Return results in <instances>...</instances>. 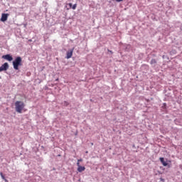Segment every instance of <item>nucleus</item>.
Masks as SVG:
<instances>
[{"instance_id": "1", "label": "nucleus", "mask_w": 182, "mask_h": 182, "mask_svg": "<svg viewBox=\"0 0 182 182\" xmlns=\"http://www.w3.org/2000/svg\"><path fill=\"white\" fill-rule=\"evenodd\" d=\"M16 112L17 113H22V110L25 108V103L21 101H16L15 102Z\"/></svg>"}, {"instance_id": "2", "label": "nucleus", "mask_w": 182, "mask_h": 182, "mask_svg": "<svg viewBox=\"0 0 182 182\" xmlns=\"http://www.w3.org/2000/svg\"><path fill=\"white\" fill-rule=\"evenodd\" d=\"M13 66L15 70H18L19 66H22V58L17 57L15 60L13 61Z\"/></svg>"}, {"instance_id": "3", "label": "nucleus", "mask_w": 182, "mask_h": 182, "mask_svg": "<svg viewBox=\"0 0 182 182\" xmlns=\"http://www.w3.org/2000/svg\"><path fill=\"white\" fill-rule=\"evenodd\" d=\"M161 164L164 166V167H168V168H170L171 167V166L170 164H168V163H171V161H164V158L161 157L159 159Z\"/></svg>"}, {"instance_id": "4", "label": "nucleus", "mask_w": 182, "mask_h": 182, "mask_svg": "<svg viewBox=\"0 0 182 182\" xmlns=\"http://www.w3.org/2000/svg\"><path fill=\"white\" fill-rule=\"evenodd\" d=\"M9 68V65L8 63H4L1 67H0V72H4V70H8Z\"/></svg>"}, {"instance_id": "5", "label": "nucleus", "mask_w": 182, "mask_h": 182, "mask_svg": "<svg viewBox=\"0 0 182 182\" xmlns=\"http://www.w3.org/2000/svg\"><path fill=\"white\" fill-rule=\"evenodd\" d=\"M73 50H75V48L70 49L67 52L66 59H70L72 56H73Z\"/></svg>"}, {"instance_id": "6", "label": "nucleus", "mask_w": 182, "mask_h": 182, "mask_svg": "<svg viewBox=\"0 0 182 182\" xmlns=\"http://www.w3.org/2000/svg\"><path fill=\"white\" fill-rule=\"evenodd\" d=\"M77 170L78 173H82L85 171V170H86V168L85 166H80V163H77Z\"/></svg>"}, {"instance_id": "7", "label": "nucleus", "mask_w": 182, "mask_h": 182, "mask_svg": "<svg viewBox=\"0 0 182 182\" xmlns=\"http://www.w3.org/2000/svg\"><path fill=\"white\" fill-rule=\"evenodd\" d=\"M9 16V14H1V22H6L8 21V17Z\"/></svg>"}, {"instance_id": "8", "label": "nucleus", "mask_w": 182, "mask_h": 182, "mask_svg": "<svg viewBox=\"0 0 182 182\" xmlns=\"http://www.w3.org/2000/svg\"><path fill=\"white\" fill-rule=\"evenodd\" d=\"M2 59H5L6 60H9V62H11V60H14V58H12L11 55H9V54L2 55Z\"/></svg>"}, {"instance_id": "9", "label": "nucleus", "mask_w": 182, "mask_h": 182, "mask_svg": "<svg viewBox=\"0 0 182 182\" xmlns=\"http://www.w3.org/2000/svg\"><path fill=\"white\" fill-rule=\"evenodd\" d=\"M155 63H157V61L156 60V59H152L151 60V65H155Z\"/></svg>"}, {"instance_id": "10", "label": "nucleus", "mask_w": 182, "mask_h": 182, "mask_svg": "<svg viewBox=\"0 0 182 182\" xmlns=\"http://www.w3.org/2000/svg\"><path fill=\"white\" fill-rule=\"evenodd\" d=\"M77 6V4H75L73 6L72 9H73V10L76 9Z\"/></svg>"}, {"instance_id": "11", "label": "nucleus", "mask_w": 182, "mask_h": 182, "mask_svg": "<svg viewBox=\"0 0 182 182\" xmlns=\"http://www.w3.org/2000/svg\"><path fill=\"white\" fill-rule=\"evenodd\" d=\"M0 176L3 180L5 179V176H4V173H2V172L0 173Z\"/></svg>"}, {"instance_id": "12", "label": "nucleus", "mask_w": 182, "mask_h": 182, "mask_svg": "<svg viewBox=\"0 0 182 182\" xmlns=\"http://www.w3.org/2000/svg\"><path fill=\"white\" fill-rule=\"evenodd\" d=\"M82 161H83V159H78V160H77V163H80V162H82Z\"/></svg>"}, {"instance_id": "13", "label": "nucleus", "mask_w": 182, "mask_h": 182, "mask_svg": "<svg viewBox=\"0 0 182 182\" xmlns=\"http://www.w3.org/2000/svg\"><path fill=\"white\" fill-rule=\"evenodd\" d=\"M68 5H69L70 8L73 7L72 3H69Z\"/></svg>"}, {"instance_id": "14", "label": "nucleus", "mask_w": 182, "mask_h": 182, "mask_svg": "<svg viewBox=\"0 0 182 182\" xmlns=\"http://www.w3.org/2000/svg\"><path fill=\"white\" fill-rule=\"evenodd\" d=\"M117 2H122L123 0H115Z\"/></svg>"}, {"instance_id": "15", "label": "nucleus", "mask_w": 182, "mask_h": 182, "mask_svg": "<svg viewBox=\"0 0 182 182\" xmlns=\"http://www.w3.org/2000/svg\"><path fill=\"white\" fill-rule=\"evenodd\" d=\"M4 181H5V182H8V179L5 178V179H4Z\"/></svg>"}, {"instance_id": "16", "label": "nucleus", "mask_w": 182, "mask_h": 182, "mask_svg": "<svg viewBox=\"0 0 182 182\" xmlns=\"http://www.w3.org/2000/svg\"><path fill=\"white\" fill-rule=\"evenodd\" d=\"M180 168H181V170H182V165H180Z\"/></svg>"}, {"instance_id": "17", "label": "nucleus", "mask_w": 182, "mask_h": 182, "mask_svg": "<svg viewBox=\"0 0 182 182\" xmlns=\"http://www.w3.org/2000/svg\"><path fill=\"white\" fill-rule=\"evenodd\" d=\"M109 52H110V53H113V52H112V50H109Z\"/></svg>"}]
</instances>
